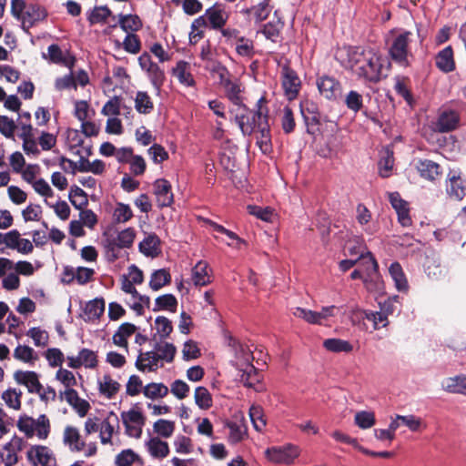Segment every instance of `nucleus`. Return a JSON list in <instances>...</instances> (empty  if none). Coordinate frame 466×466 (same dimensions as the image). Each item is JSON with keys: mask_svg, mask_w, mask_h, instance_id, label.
Listing matches in <instances>:
<instances>
[{"mask_svg": "<svg viewBox=\"0 0 466 466\" xmlns=\"http://www.w3.org/2000/svg\"><path fill=\"white\" fill-rule=\"evenodd\" d=\"M347 59L344 66L359 79L377 83L382 74V59L373 49L349 47L346 49Z\"/></svg>", "mask_w": 466, "mask_h": 466, "instance_id": "f257e3e1", "label": "nucleus"}, {"mask_svg": "<svg viewBox=\"0 0 466 466\" xmlns=\"http://www.w3.org/2000/svg\"><path fill=\"white\" fill-rule=\"evenodd\" d=\"M137 232L133 228H125L116 235H106L103 247L108 260L115 261L122 257V249L130 248L135 241Z\"/></svg>", "mask_w": 466, "mask_h": 466, "instance_id": "f03ea898", "label": "nucleus"}, {"mask_svg": "<svg viewBox=\"0 0 466 466\" xmlns=\"http://www.w3.org/2000/svg\"><path fill=\"white\" fill-rule=\"evenodd\" d=\"M16 427L26 438L36 437L38 440H46L50 434L51 424L46 414H41L34 419L26 414L18 417Z\"/></svg>", "mask_w": 466, "mask_h": 466, "instance_id": "7ed1b4c3", "label": "nucleus"}, {"mask_svg": "<svg viewBox=\"0 0 466 466\" xmlns=\"http://www.w3.org/2000/svg\"><path fill=\"white\" fill-rule=\"evenodd\" d=\"M412 33L406 30H393L388 40L389 54L392 60L402 66L409 65L410 55L409 44L411 41Z\"/></svg>", "mask_w": 466, "mask_h": 466, "instance_id": "20e7f679", "label": "nucleus"}, {"mask_svg": "<svg viewBox=\"0 0 466 466\" xmlns=\"http://www.w3.org/2000/svg\"><path fill=\"white\" fill-rule=\"evenodd\" d=\"M267 116L260 109L254 112L243 105L238 107L235 120L243 135H251L258 129V124L263 122Z\"/></svg>", "mask_w": 466, "mask_h": 466, "instance_id": "39448f33", "label": "nucleus"}, {"mask_svg": "<svg viewBox=\"0 0 466 466\" xmlns=\"http://www.w3.org/2000/svg\"><path fill=\"white\" fill-rule=\"evenodd\" d=\"M121 420L127 436L135 439L141 438L146 418L138 409L122 411Z\"/></svg>", "mask_w": 466, "mask_h": 466, "instance_id": "423d86ee", "label": "nucleus"}, {"mask_svg": "<svg viewBox=\"0 0 466 466\" xmlns=\"http://www.w3.org/2000/svg\"><path fill=\"white\" fill-rule=\"evenodd\" d=\"M299 448L292 444L282 447H271L265 451V455L269 461L287 465L292 464L299 456Z\"/></svg>", "mask_w": 466, "mask_h": 466, "instance_id": "0eeeda50", "label": "nucleus"}, {"mask_svg": "<svg viewBox=\"0 0 466 466\" xmlns=\"http://www.w3.org/2000/svg\"><path fill=\"white\" fill-rule=\"evenodd\" d=\"M248 366L246 368L239 369V380L240 381L248 388L253 389L257 392H261L265 390L264 384L261 382V376L258 372L257 369L253 366L252 362L254 357L249 352L244 356Z\"/></svg>", "mask_w": 466, "mask_h": 466, "instance_id": "6e6552de", "label": "nucleus"}, {"mask_svg": "<svg viewBox=\"0 0 466 466\" xmlns=\"http://www.w3.org/2000/svg\"><path fill=\"white\" fill-rule=\"evenodd\" d=\"M281 85L284 94L289 100L297 98L301 88V81L295 70L288 65L281 67Z\"/></svg>", "mask_w": 466, "mask_h": 466, "instance_id": "1a4fd4ad", "label": "nucleus"}, {"mask_svg": "<svg viewBox=\"0 0 466 466\" xmlns=\"http://www.w3.org/2000/svg\"><path fill=\"white\" fill-rule=\"evenodd\" d=\"M24 444V440L15 435L3 446L0 458L5 466H14L18 462V453L23 450Z\"/></svg>", "mask_w": 466, "mask_h": 466, "instance_id": "9d476101", "label": "nucleus"}, {"mask_svg": "<svg viewBox=\"0 0 466 466\" xmlns=\"http://www.w3.org/2000/svg\"><path fill=\"white\" fill-rule=\"evenodd\" d=\"M27 458L34 465L56 466V459L46 446H32L27 451Z\"/></svg>", "mask_w": 466, "mask_h": 466, "instance_id": "9b49d317", "label": "nucleus"}, {"mask_svg": "<svg viewBox=\"0 0 466 466\" xmlns=\"http://www.w3.org/2000/svg\"><path fill=\"white\" fill-rule=\"evenodd\" d=\"M43 58L48 60L50 63L62 65L72 69L75 66L76 59L67 51H63L61 47L53 44L47 48V53H43Z\"/></svg>", "mask_w": 466, "mask_h": 466, "instance_id": "f8f14e48", "label": "nucleus"}, {"mask_svg": "<svg viewBox=\"0 0 466 466\" xmlns=\"http://www.w3.org/2000/svg\"><path fill=\"white\" fill-rule=\"evenodd\" d=\"M47 13L45 8L38 5H27L25 13L20 19L22 28L28 31L31 27L35 26L39 22L46 19Z\"/></svg>", "mask_w": 466, "mask_h": 466, "instance_id": "ddd939ff", "label": "nucleus"}, {"mask_svg": "<svg viewBox=\"0 0 466 466\" xmlns=\"http://www.w3.org/2000/svg\"><path fill=\"white\" fill-rule=\"evenodd\" d=\"M153 187L158 208L170 207L173 204L174 196L169 181L164 178L157 179Z\"/></svg>", "mask_w": 466, "mask_h": 466, "instance_id": "4468645a", "label": "nucleus"}, {"mask_svg": "<svg viewBox=\"0 0 466 466\" xmlns=\"http://www.w3.org/2000/svg\"><path fill=\"white\" fill-rule=\"evenodd\" d=\"M15 381L27 389L29 393L39 392L41 382L36 372L32 370H16L14 373Z\"/></svg>", "mask_w": 466, "mask_h": 466, "instance_id": "2eb2a0df", "label": "nucleus"}, {"mask_svg": "<svg viewBox=\"0 0 466 466\" xmlns=\"http://www.w3.org/2000/svg\"><path fill=\"white\" fill-rule=\"evenodd\" d=\"M208 20L211 27L214 29L221 28L228 20V14L220 5H215L206 10L205 15L199 17L195 23H205Z\"/></svg>", "mask_w": 466, "mask_h": 466, "instance_id": "dca6fc26", "label": "nucleus"}, {"mask_svg": "<svg viewBox=\"0 0 466 466\" xmlns=\"http://www.w3.org/2000/svg\"><path fill=\"white\" fill-rule=\"evenodd\" d=\"M5 247L21 254H30L34 249L33 243L27 238H22L16 229L8 232Z\"/></svg>", "mask_w": 466, "mask_h": 466, "instance_id": "f3484780", "label": "nucleus"}, {"mask_svg": "<svg viewBox=\"0 0 466 466\" xmlns=\"http://www.w3.org/2000/svg\"><path fill=\"white\" fill-rule=\"evenodd\" d=\"M369 263L370 264V275L363 278L365 288L370 292H380L382 290L383 284L378 272V263L371 253H369Z\"/></svg>", "mask_w": 466, "mask_h": 466, "instance_id": "a211bd4d", "label": "nucleus"}, {"mask_svg": "<svg viewBox=\"0 0 466 466\" xmlns=\"http://www.w3.org/2000/svg\"><path fill=\"white\" fill-rule=\"evenodd\" d=\"M389 200L398 214L399 222L403 227L411 225V218L409 215L408 203L403 200L398 192L389 194Z\"/></svg>", "mask_w": 466, "mask_h": 466, "instance_id": "6ab92c4d", "label": "nucleus"}, {"mask_svg": "<svg viewBox=\"0 0 466 466\" xmlns=\"http://www.w3.org/2000/svg\"><path fill=\"white\" fill-rule=\"evenodd\" d=\"M446 192L455 200H461L466 195V186L459 174L450 173L446 184Z\"/></svg>", "mask_w": 466, "mask_h": 466, "instance_id": "aec40b11", "label": "nucleus"}, {"mask_svg": "<svg viewBox=\"0 0 466 466\" xmlns=\"http://www.w3.org/2000/svg\"><path fill=\"white\" fill-rule=\"evenodd\" d=\"M319 93L327 99H335L340 93V84L331 76H322L317 81Z\"/></svg>", "mask_w": 466, "mask_h": 466, "instance_id": "412c9836", "label": "nucleus"}, {"mask_svg": "<svg viewBox=\"0 0 466 466\" xmlns=\"http://www.w3.org/2000/svg\"><path fill=\"white\" fill-rule=\"evenodd\" d=\"M63 442L74 452L83 451L86 446V442L82 440L78 429L74 426H66L65 428Z\"/></svg>", "mask_w": 466, "mask_h": 466, "instance_id": "4be33fe9", "label": "nucleus"}, {"mask_svg": "<svg viewBox=\"0 0 466 466\" xmlns=\"http://www.w3.org/2000/svg\"><path fill=\"white\" fill-rule=\"evenodd\" d=\"M416 168L421 177L430 181L436 180L441 174L440 165L429 159L419 160Z\"/></svg>", "mask_w": 466, "mask_h": 466, "instance_id": "5701e85b", "label": "nucleus"}, {"mask_svg": "<svg viewBox=\"0 0 466 466\" xmlns=\"http://www.w3.org/2000/svg\"><path fill=\"white\" fill-rule=\"evenodd\" d=\"M118 424V418L111 412L110 415L100 422L99 437L102 444H111L115 427Z\"/></svg>", "mask_w": 466, "mask_h": 466, "instance_id": "b1692460", "label": "nucleus"}, {"mask_svg": "<svg viewBox=\"0 0 466 466\" xmlns=\"http://www.w3.org/2000/svg\"><path fill=\"white\" fill-rule=\"evenodd\" d=\"M436 66L444 73H450L455 69V61L451 46H447L440 51L435 57Z\"/></svg>", "mask_w": 466, "mask_h": 466, "instance_id": "393cba45", "label": "nucleus"}, {"mask_svg": "<svg viewBox=\"0 0 466 466\" xmlns=\"http://www.w3.org/2000/svg\"><path fill=\"white\" fill-rule=\"evenodd\" d=\"M191 282L195 286H206L211 282L208 265L206 261H198L192 268Z\"/></svg>", "mask_w": 466, "mask_h": 466, "instance_id": "a878e982", "label": "nucleus"}, {"mask_svg": "<svg viewBox=\"0 0 466 466\" xmlns=\"http://www.w3.org/2000/svg\"><path fill=\"white\" fill-rule=\"evenodd\" d=\"M138 248L145 256L155 258L160 253V239L156 234H149L139 243Z\"/></svg>", "mask_w": 466, "mask_h": 466, "instance_id": "bb28decb", "label": "nucleus"}, {"mask_svg": "<svg viewBox=\"0 0 466 466\" xmlns=\"http://www.w3.org/2000/svg\"><path fill=\"white\" fill-rule=\"evenodd\" d=\"M228 345L232 348L234 351V365L237 367V369L239 370L241 368H246L248 366V363H246L244 356L247 353V351L249 352L250 355L253 357L252 350L249 349V347L240 343L232 337H230L228 339Z\"/></svg>", "mask_w": 466, "mask_h": 466, "instance_id": "cd10ccee", "label": "nucleus"}, {"mask_svg": "<svg viewBox=\"0 0 466 466\" xmlns=\"http://www.w3.org/2000/svg\"><path fill=\"white\" fill-rule=\"evenodd\" d=\"M172 74L182 85L192 86L195 84V80L190 72V64L186 61H178L172 69Z\"/></svg>", "mask_w": 466, "mask_h": 466, "instance_id": "c85d7f7f", "label": "nucleus"}, {"mask_svg": "<svg viewBox=\"0 0 466 466\" xmlns=\"http://www.w3.org/2000/svg\"><path fill=\"white\" fill-rule=\"evenodd\" d=\"M97 384L99 393L106 399L114 398L120 389V384L108 374H105L98 379Z\"/></svg>", "mask_w": 466, "mask_h": 466, "instance_id": "c756f323", "label": "nucleus"}, {"mask_svg": "<svg viewBox=\"0 0 466 466\" xmlns=\"http://www.w3.org/2000/svg\"><path fill=\"white\" fill-rule=\"evenodd\" d=\"M441 387L447 392L466 395V376L446 378L441 382Z\"/></svg>", "mask_w": 466, "mask_h": 466, "instance_id": "7c9ffc66", "label": "nucleus"}, {"mask_svg": "<svg viewBox=\"0 0 466 466\" xmlns=\"http://www.w3.org/2000/svg\"><path fill=\"white\" fill-rule=\"evenodd\" d=\"M459 123V115L457 112L450 110L442 112L436 123V128L440 132H449L454 129Z\"/></svg>", "mask_w": 466, "mask_h": 466, "instance_id": "2f4dec72", "label": "nucleus"}, {"mask_svg": "<svg viewBox=\"0 0 466 466\" xmlns=\"http://www.w3.org/2000/svg\"><path fill=\"white\" fill-rule=\"evenodd\" d=\"M149 454L154 458L163 459L169 453V447L167 441H161L158 437H153L146 442Z\"/></svg>", "mask_w": 466, "mask_h": 466, "instance_id": "473e14b6", "label": "nucleus"}, {"mask_svg": "<svg viewBox=\"0 0 466 466\" xmlns=\"http://www.w3.org/2000/svg\"><path fill=\"white\" fill-rule=\"evenodd\" d=\"M22 391L15 388H8L2 392L1 399L11 410H20L22 407Z\"/></svg>", "mask_w": 466, "mask_h": 466, "instance_id": "72a5a7b5", "label": "nucleus"}, {"mask_svg": "<svg viewBox=\"0 0 466 466\" xmlns=\"http://www.w3.org/2000/svg\"><path fill=\"white\" fill-rule=\"evenodd\" d=\"M379 173L382 177H389L394 166L393 151L386 147L380 151Z\"/></svg>", "mask_w": 466, "mask_h": 466, "instance_id": "f704fd0d", "label": "nucleus"}, {"mask_svg": "<svg viewBox=\"0 0 466 466\" xmlns=\"http://www.w3.org/2000/svg\"><path fill=\"white\" fill-rule=\"evenodd\" d=\"M159 360L160 359L155 351H148L139 355L136 365L139 370L144 371L147 370L149 371H154L157 369Z\"/></svg>", "mask_w": 466, "mask_h": 466, "instance_id": "c9c22d12", "label": "nucleus"}, {"mask_svg": "<svg viewBox=\"0 0 466 466\" xmlns=\"http://www.w3.org/2000/svg\"><path fill=\"white\" fill-rule=\"evenodd\" d=\"M225 89L227 97L238 107L243 106L242 104V86L238 80H230L222 86Z\"/></svg>", "mask_w": 466, "mask_h": 466, "instance_id": "e433bc0d", "label": "nucleus"}, {"mask_svg": "<svg viewBox=\"0 0 466 466\" xmlns=\"http://www.w3.org/2000/svg\"><path fill=\"white\" fill-rule=\"evenodd\" d=\"M389 272L399 291H407L409 285L401 266L398 262L392 263L389 268Z\"/></svg>", "mask_w": 466, "mask_h": 466, "instance_id": "4c0bfd02", "label": "nucleus"}, {"mask_svg": "<svg viewBox=\"0 0 466 466\" xmlns=\"http://www.w3.org/2000/svg\"><path fill=\"white\" fill-rule=\"evenodd\" d=\"M105 310V300L103 299H95L88 301L84 309V314L88 320L98 319Z\"/></svg>", "mask_w": 466, "mask_h": 466, "instance_id": "58836bf2", "label": "nucleus"}, {"mask_svg": "<svg viewBox=\"0 0 466 466\" xmlns=\"http://www.w3.org/2000/svg\"><path fill=\"white\" fill-rule=\"evenodd\" d=\"M136 110L144 115L150 114L154 109V103L149 95L145 91H138L135 97Z\"/></svg>", "mask_w": 466, "mask_h": 466, "instance_id": "ea45409f", "label": "nucleus"}, {"mask_svg": "<svg viewBox=\"0 0 466 466\" xmlns=\"http://www.w3.org/2000/svg\"><path fill=\"white\" fill-rule=\"evenodd\" d=\"M119 26L127 33L137 32L142 27L140 18L136 15H118Z\"/></svg>", "mask_w": 466, "mask_h": 466, "instance_id": "a19ab883", "label": "nucleus"}, {"mask_svg": "<svg viewBox=\"0 0 466 466\" xmlns=\"http://www.w3.org/2000/svg\"><path fill=\"white\" fill-rule=\"evenodd\" d=\"M259 134L257 137V144L259 148L266 152L270 147V134H269V126L268 124V116L261 122L258 124V129L256 130Z\"/></svg>", "mask_w": 466, "mask_h": 466, "instance_id": "79ce46f5", "label": "nucleus"}, {"mask_svg": "<svg viewBox=\"0 0 466 466\" xmlns=\"http://www.w3.org/2000/svg\"><path fill=\"white\" fill-rule=\"evenodd\" d=\"M171 281V276L166 268L155 270L150 277L149 287L157 291Z\"/></svg>", "mask_w": 466, "mask_h": 466, "instance_id": "37998d69", "label": "nucleus"}, {"mask_svg": "<svg viewBox=\"0 0 466 466\" xmlns=\"http://www.w3.org/2000/svg\"><path fill=\"white\" fill-rule=\"evenodd\" d=\"M15 360L33 364L38 360L36 352L29 346L18 345L13 353Z\"/></svg>", "mask_w": 466, "mask_h": 466, "instance_id": "c03bdc74", "label": "nucleus"}, {"mask_svg": "<svg viewBox=\"0 0 466 466\" xmlns=\"http://www.w3.org/2000/svg\"><path fill=\"white\" fill-rule=\"evenodd\" d=\"M301 114L307 124H318L320 119L318 106L309 101H305L300 104Z\"/></svg>", "mask_w": 466, "mask_h": 466, "instance_id": "a18cd8bd", "label": "nucleus"}, {"mask_svg": "<svg viewBox=\"0 0 466 466\" xmlns=\"http://www.w3.org/2000/svg\"><path fill=\"white\" fill-rule=\"evenodd\" d=\"M69 200L76 209H83L88 204L86 193L77 186H73L69 191Z\"/></svg>", "mask_w": 466, "mask_h": 466, "instance_id": "49530a36", "label": "nucleus"}, {"mask_svg": "<svg viewBox=\"0 0 466 466\" xmlns=\"http://www.w3.org/2000/svg\"><path fill=\"white\" fill-rule=\"evenodd\" d=\"M176 424L172 420L159 419L153 424L154 432L165 439L170 438L175 431Z\"/></svg>", "mask_w": 466, "mask_h": 466, "instance_id": "de8ad7c7", "label": "nucleus"}, {"mask_svg": "<svg viewBox=\"0 0 466 466\" xmlns=\"http://www.w3.org/2000/svg\"><path fill=\"white\" fill-rule=\"evenodd\" d=\"M177 300L172 294H165L156 299L154 311L157 310H170L176 311Z\"/></svg>", "mask_w": 466, "mask_h": 466, "instance_id": "09e8293b", "label": "nucleus"}, {"mask_svg": "<svg viewBox=\"0 0 466 466\" xmlns=\"http://www.w3.org/2000/svg\"><path fill=\"white\" fill-rule=\"evenodd\" d=\"M134 214L129 205L124 203H116L113 212L114 221L117 224L127 223L132 218Z\"/></svg>", "mask_w": 466, "mask_h": 466, "instance_id": "8fccbe9b", "label": "nucleus"}, {"mask_svg": "<svg viewBox=\"0 0 466 466\" xmlns=\"http://www.w3.org/2000/svg\"><path fill=\"white\" fill-rule=\"evenodd\" d=\"M326 350L331 352H350L353 349L352 345L340 339H328L323 341Z\"/></svg>", "mask_w": 466, "mask_h": 466, "instance_id": "3c124183", "label": "nucleus"}, {"mask_svg": "<svg viewBox=\"0 0 466 466\" xmlns=\"http://www.w3.org/2000/svg\"><path fill=\"white\" fill-rule=\"evenodd\" d=\"M144 395L148 399L163 398L167 395L168 388L163 383H149L143 390Z\"/></svg>", "mask_w": 466, "mask_h": 466, "instance_id": "603ef678", "label": "nucleus"}, {"mask_svg": "<svg viewBox=\"0 0 466 466\" xmlns=\"http://www.w3.org/2000/svg\"><path fill=\"white\" fill-rule=\"evenodd\" d=\"M195 402L201 410H208L212 406V397L205 387H198L195 390Z\"/></svg>", "mask_w": 466, "mask_h": 466, "instance_id": "864d4df0", "label": "nucleus"}, {"mask_svg": "<svg viewBox=\"0 0 466 466\" xmlns=\"http://www.w3.org/2000/svg\"><path fill=\"white\" fill-rule=\"evenodd\" d=\"M154 349L157 357L167 362H171L176 354V347L168 342L157 343Z\"/></svg>", "mask_w": 466, "mask_h": 466, "instance_id": "5fc2aeb1", "label": "nucleus"}, {"mask_svg": "<svg viewBox=\"0 0 466 466\" xmlns=\"http://www.w3.org/2000/svg\"><path fill=\"white\" fill-rule=\"evenodd\" d=\"M249 417L256 431H262L266 427V419L263 409L258 405H252L249 409Z\"/></svg>", "mask_w": 466, "mask_h": 466, "instance_id": "6e6d98bb", "label": "nucleus"}, {"mask_svg": "<svg viewBox=\"0 0 466 466\" xmlns=\"http://www.w3.org/2000/svg\"><path fill=\"white\" fill-rule=\"evenodd\" d=\"M78 358L81 367L84 366L86 369H95L97 366V355L94 350L82 349L78 352Z\"/></svg>", "mask_w": 466, "mask_h": 466, "instance_id": "4d7b16f0", "label": "nucleus"}, {"mask_svg": "<svg viewBox=\"0 0 466 466\" xmlns=\"http://www.w3.org/2000/svg\"><path fill=\"white\" fill-rule=\"evenodd\" d=\"M111 14V10L107 6H96L92 10L87 19L91 25L104 23Z\"/></svg>", "mask_w": 466, "mask_h": 466, "instance_id": "13d9d810", "label": "nucleus"}, {"mask_svg": "<svg viewBox=\"0 0 466 466\" xmlns=\"http://www.w3.org/2000/svg\"><path fill=\"white\" fill-rule=\"evenodd\" d=\"M26 335L34 340V344L36 347H46L48 343V333L40 328H31Z\"/></svg>", "mask_w": 466, "mask_h": 466, "instance_id": "bf43d9fd", "label": "nucleus"}, {"mask_svg": "<svg viewBox=\"0 0 466 466\" xmlns=\"http://www.w3.org/2000/svg\"><path fill=\"white\" fill-rule=\"evenodd\" d=\"M355 423L361 429H370L375 422V415L371 411H359L355 415Z\"/></svg>", "mask_w": 466, "mask_h": 466, "instance_id": "052dcab7", "label": "nucleus"}, {"mask_svg": "<svg viewBox=\"0 0 466 466\" xmlns=\"http://www.w3.org/2000/svg\"><path fill=\"white\" fill-rule=\"evenodd\" d=\"M122 45L127 52L133 55L138 54L141 49V42L139 37L133 33H127Z\"/></svg>", "mask_w": 466, "mask_h": 466, "instance_id": "680f3d73", "label": "nucleus"}, {"mask_svg": "<svg viewBox=\"0 0 466 466\" xmlns=\"http://www.w3.org/2000/svg\"><path fill=\"white\" fill-rule=\"evenodd\" d=\"M148 76L153 86L157 91H160L163 86L166 76L165 72L157 64L147 71Z\"/></svg>", "mask_w": 466, "mask_h": 466, "instance_id": "e2e57ef3", "label": "nucleus"}, {"mask_svg": "<svg viewBox=\"0 0 466 466\" xmlns=\"http://www.w3.org/2000/svg\"><path fill=\"white\" fill-rule=\"evenodd\" d=\"M56 379L64 385L65 389H70L76 385V379L74 373L63 368L56 371Z\"/></svg>", "mask_w": 466, "mask_h": 466, "instance_id": "0e129e2a", "label": "nucleus"}, {"mask_svg": "<svg viewBox=\"0 0 466 466\" xmlns=\"http://www.w3.org/2000/svg\"><path fill=\"white\" fill-rule=\"evenodd\" d=\"M347 107L354 112H358L363 106L362 96L357 91L351 90L345 97Z\"/></svg>", "mask_w": 466, "mask_h": 466, "instance_id": "69168bd1", "label": "nucleus"}, {"mask_svg": "<svg viewBox=\"0 0 466 466\" xmlns=\"http://www.w3.org/2000/svg\"><path fill=\"white\" fill-rule=\"evenodd\" d=\"M45 357L48 361V364L53 368L61 367L64 361L63 352L56 348L48 349L45 353Z\"/></svg>", "mask_w": 466, "mask_h": 466, "instance_id": "338daca9", "label": "nucleus"}, {"mask_svg": "<svg viewBox=\"0 0 466 466\" xmlns=\"http://www.w3.org/2000/svg\"><path fill=\"white\" fill-rule=\"evenodd\" d=\"M138 459V455L132 450L127 449L121 451L116 458L117 466H131L133 462Z\"/></svg>", "mask_w": 466, "mask_h": 466, "instance_id": "774afa93", "label": "nucleus"}]
</instances>
